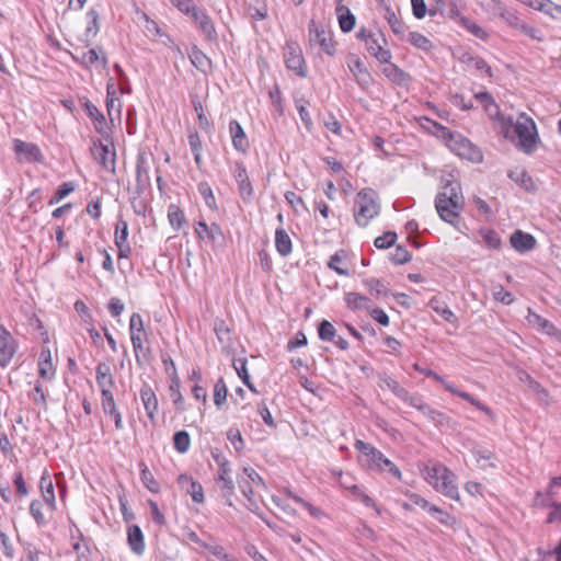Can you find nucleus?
Wrapping results in <instances>:
<instances>
[{
    "instance_id": "f257e3e1",
    "label": "nucleus",
    "mask_w": 561,
    "mask_h": 561,
    "mask_svg": "<svg viewBox=\"0 0 561 561\" xmlns=\"http://www.w3.org/2000/svg\"><path fill=\"white\" fill-rule=\"evenodd\" d=\"M423 479L438 493L460 501L456 474L438 461H428L420 467Z\"/></svg>"
},
{
    "instance_id": "f03ea898",
    "label": "nucleus",
    "mask_w": 561,
    "mask_h": 561,
    "mask_svg": "<svg viewBox=\"0 0 561 561\" xmlns=\"http://www.w3.org/2000/svg\"><path fill=\"white\" fill-rule=\"evenodd\" d=\"M425 121L427 123L426 128H428L437 137L444 139L448 148L457 156L473 163L482 162V151L468 138L463 137L459 133L449 130L447 127L430 118H425Z\"/></svg>"
},
{
    "instance_id": "7ed1b4c3",
    "label": "nucleus",
    "mask_w": 561,
    "mask_h": 561,
    "mask_svg": "<svg viewBox=\"0 0 561 561\" xmlns=\"http://www.w3.org/2000/svg\"><path fill=\"white\" fill-rule=\"evenodd\" d=\"M461 186L457 181L446 180L443 191L437 194L435 207L440 218L453 224L463 207Z\"/></svg>"
},
{
    "instance_id": "20e7f679",
    "label": "nucleus",
    "mask_w": 561,
    "mask_h": 561,
    "mask_svg": "<svg viewBox=\"0 0 561 561\" xmlns=\"http://www.w3.org/2000/svg\"><path fill=\"white\" fill-rule=\"evenodd\" d=\"M355 448L358 451L359 463L370 470L388 471L391 476L401 479V471L399 468L385 455L370 444L360 439L355 442Z\"/></svg>"
},
{
    "instance_id": "39448f33",
    "label": "nucleus",
    "mask_w": 561,
    "mask_h": 561,
    "mask_svg": "<svg viewBox=\"0 0 561 561\" xmlns=\"http://www.w3.org/2000/svg\"><path fill=\"white\" fill-rule=\"evenodd\" d=\"M378 213L377 193L371 188L360 190L356 195L354 204V218L356 222L365 227Z\"/></svg>"
},
{
    "instance_id": "423d86ee",
    "label": "nucleus",
    "mask_w": 561,
    "mask_h": 561,
    "mask_svg": "<svg viewBox=\"0 0 561 561\" xmlns=\"http://www.w3.org/2000/svg\"><path fill=\"white\" fill-rule=\"evenodd\" d=\"M515 133L518 137L519 147L525 153L531 154L536 151L540 139L533 118L522 114L515 125Z\"/></svg>"
},
{
    "instance_id": "0eeeda50",
    "label": "nucleus",
    "mask_w": 561,
    "mask_h": 561,
    "mask_svg": "<svg viewBox=\"0 0 561 561\" xmlns=\"http://www.w3.org/2000/svg\"><path fill=\"white\" fill-rule=\"evenodd\" d=\"M413 368L416 371H419L420 374H423L424 376L430 377V378L434 379L435 381L439 382L444 387V389L446 391H448L451 394H455V396H457V397L468 401L469 403H471L478 410L484 412L490 417H492V419L494 417V413H493V411L490 408H488L485 404H483L482 402L477 400L470 393H468L466 391L459 390L453 383L448 382L445 378H443L440 375H438L434 370L428 369V368H424V367L420 366L416 363L413 365Z\"/></svg>"
},
{
    "instance_id": "6e6552de",
    "label": "nucleus",
    "mask_w": 561,
    "mask_h": 561,
    "mask_svg": "<svg viewBox=\"0 0 561 561\" xmlns=\"http://www.w3.org/2000/svg\"><path fill=\"white\" fill-rule=\"evenodd\" d=\"M129 333L136 359L139 360V354L142 353L145 350L147 332L145 331L142 317L138 312H134L130 316Z\"/></svg>"
},
{
    "instance_id": "1a4fd4ad",
    "label": "nucleus",
    "mask_w": 561,
    "mask_h": 561,
    "mask_svg": "<svg viewBox=\"0 0 561 561\" xmlns=\"http://www.w3.org/2000/svg\"><path fill=\"white\" fill-rule=\"evenodd\" d=\"M213 458L218 466L217 483L225 496H230L234 491V483L231 479V468L228 459L220 453H213Z\"/></svg>"
},
{
    "instance_id": "9d476101",
    "label": "nucleus",
    "mask_w": 561,
    "mask_h": 561,
    "mask_svg": "<svg viewBox=\"0 0 561 561\" xmlns=\"http://www.w3.org/2000/svg\"><path fill=\"white\" fill-rule=\"evenodd\" d=\"M309 42L311 46H319L329 56L335 54V45L331 33L323 27H319L314 21L309 23Z\"/></svg>"
},
{
    "instance_id": "9b49d317",
    "label": "nucleus",
    "mask_w": 561,
    "mask_h": 561,
    "mask_svg": "<svg viewBox=\"0 0 561 561\" xmlns=\"http://www.w3.org/2000/svg\"><path fill=\"white\" fill-rule=\"evenodd\" d=\"M474 99L481 104L488 117L492 121L500 122L503 126H511L513 119L501 114L500 106L494 98L486 91L478 92Z\"/></svg>"
},
{
    "instance_id": "f8f14e48",
    "label": "nucleus",
    "mask_w": 561,
    "mask_h": 561,
    "mask_svg": "<svg viewBox=\"0 0 561 561\" xmlns=\"http://www.w3.org/2000/svg\"><path fill=\"white\" fill-rule=\"evenodd\" d=\"M286 67L299 77H306L307 70L300 47L295 43H287L284 50Z\"/></svg>"
},
{
    "instance_id": "ddd939ff",
    "label": "nucleus",
    "mask_w": 561,
    "mask_h": 561,
    "mask_svg": "<svg viewBox=\"0 0 561 561\" xmlns=\"http://www.w3.org/2000/svg\"><path fill=\"white\" fill-rule=\"evenodd\" d=\"M191 19L193 20L196 27L201 31V33L204 35L205 39L208 42H216L218 38L216 27L209 15L202 10L201 8L196 7L190 14Z\"/></svg>"
},
{
    "instance_id": "4468645a",
    "label": "nucleus",
    "mask_w": 561,
    "mask_h": 561,
    "mask_svg": "<svg viewBox=\"0 0 561 561\" xmlns=\"http://www.w3.org/2000/svg\"><path fill=\"white\" fill-rule=\"evenodd\" d=\"M149 163L145 152H139L136 159V194L141 196L150 187Z\"/></svg>"
},
{
    "instance_id": "2eb2a0df",
    "label": "nucleus",
    "mask_w": 561,
    "mask_h": 561,
    "mask_svg": "<svg viewBox=\"0 0 561 561\" xmlns=\"http://www.w3.org/2000/svg\"><path fill=\"white\" fill-rule=\"evenodd\" d=\"M526 321L528 325L536 329L538 332L547 334L557 340H561V332L548 319L528 309Z\"/></svg>"
},
{
    "instance_id": "dca6fc26",
    "label": "nucleus",
    "mask_w": 561,
    "mask_h": 561,
    "mask_svg": "<svg viewBox=\"0 0 561 561\" xmlns=\"http://www.w3.org/2000/svg\"><path fill=\"white\" fill-rule=\"evenodd\" d=\"M195 232L202 241L219 245L225 242L224 232L215 222L208 226L204 220H201L195 226Z\"/></svg>"
},
{
    "instance_id": "f3484780",
    "label": "nucleus",
    "mask_w": 561,
    "mask_h": 561,
    "mask_svg": "<svg viewBox=\"0 0 561 561\" xmlns=\"http://www.w3.org/2000/svg\"><path fill=\"white\" fill-rule=\"evenodd\" d=\"M111 146H113L111 144ZM94 159L102 165L103 169L115 172L116 152L114 147L110 148L108 145L103 142L94 144L92 148Z\"/></svg>"
},
{
    "instance_id": "a211bd4d",
    "label": "nucleus",
    "mask_w": 561,
    "mask_h": 561,
    "mask_svg": "<svg viewBox=\"0 0 561 561\" xmlns=\"http://www.w3.org/2000/svg\"><path fill=\"white\" fill-rule=\"evenodd\" d=\"M381 43L386 44V39L381 33L377 32L374 35H368L365 42L367 50L376 57L379 62H388L391 59V51L385 49Z\"/></svg>"
},
{
    "instance_id": "6ab92c4d",
    "label": "nucleus",
    "mask_w": 561,
    "mask_h": 561,
    "mask_svg": "<svg viewBox=\"0 0 561 561\" xmlns=\"http://www.w3.org/2000/svg\"><path fill=\"white\" fill-rule=\"evenodd\" d=\"M233 176L238 184L240 197L243 199V202H250L253 195V187L249 180L248 172L243 163H236Z\"/></svg>"
},
{
    "instance_id": "aec40b11",
    "label": "nucleus",
    "mask_w": 561,
    "mask_h": 561,
    "mask_svg": "<svg viewBox=\"0 0 561 561\" xmlns=\"http://www.w3.org/2000/svg\"><path fill=\"white\" fill-rule=\"evenodd\" d=\"M16 352V345L11 333L0 324V365L5 367Z\"/></svg>"
},
{
    "instance_id": "412c9836",
    "label": "nucleus",
    "mask_w": 561,
    "mask_h": 561,
    "mask_svg": "<svg viewBox=\"0 0 561 561\" xmlns=\"http://www.w3.org/2000/svg\"><path fill=\"white\" fill-rule=\"evenodd\" d=\"M436 2V9H430V15H435L439 12L451 20H458L460 10L462 9V0H434Z\"/></svg>"
},
{
    "instance_id": "4be33fe9",
    "label": "nucleus",
    "mask_w": 561,
    "mask_h": 561,
    "mask_svg": "<svg viewBox=\"0 0 561 561\" xmlns=\"http://www.w3.org/2000/svg\"><path fill=\"white\" fill-rule=\"evenodd\" d=\"M39 489L45 504L48 506L50 512L56 510V497L53 480L47 470H44L41 481Z\"/></svg>"
},
{
    "instance_id": "5701e85b",
    "label": "nucleus",
    "mask_w": 561,
    "mask_h": 561,
    "mask_svg": "<svg viewBox=\"0 0 561 561\" xmlns=\"http://www.w3.org/2000/svg\"><path fill=\"white\" fill-rule=\"evenodd\" d=\"M229 131L232 138V145L234 149L243 153L247 152V150L249 149V141L242 126L238 121H230Z\"/></svg>"
},
{
    "instance_id": "b1692460",
    "label": "nucleus",
    "mask_w": 561,
    "mask_h": 561,
    "mask_svg": "<svg viewBox=\"0 0 561 561\" xmlns=\"http://www.w3.org/2000/svg\"><path fill=\"white\" fill-rule=\"evenodd\" d=\"M140 399L144 404L147 416L154 421L158 411V399L149 385H144L140 389Z\"/></svg>"
},
{
    "instance_id": "393cba45",
    "label": "nucleus",
    "mask_w": 561,
    "mask_h": 561,
    "mask_svg": "<svg viewBox=\"0 0 561 561\" xmlns=\"http://www.w3.org/2000/svg\"><path fill=\"white\" fill-rule=\"evenodd\" d=\"M127 541L131 551L141 556L145 551L144 534L139 526L131 525L127 528Z\"/></svg>"
},
{
    "instance_id": "a878e982",
    "label": "nucleus",
    "mask_w": 561,
    "mask_h": 561,
    "mask_svg": "<svg viewBox=\"0 0 561 561\" xmlns=\"http://www.w3.org/2000/svg\"><path fill=\"white\" fill-rule=\"evenodd\" d=\"M14 151L18 156H24L27 161H39L42 153L39 148L31 142H25L19 139L14 140Z\"/></svg>"
},
{
    "instance_id": "bb28decb",
    "label": "nucleus",
    "mask_w": 561,
    "mask_h": 561,
    "mask_svg": "<svg viewBox=\"0 0 561 561\" xmlns=\"http://www.w3.org/2000/svg\"><path fill=\"white\" fill-rule=\"evenodd\" d=\"M386 66L382 68V73L393 83L398 85H405L410 77L407 72L400 69L397 65L391 64L390 60L385 62Z\"/></svg>"
},
{
    "instance_id": "cd10ccee",
    "label": "nucleus",
    "mask_w": 561,
    "mask_h": 561,
    "mask_svg": "<svg viewBox=\"0 0 561 561\" xmlns=\"http://www.w3.org/2000/svg\"><path fill=\"white\" fill-rule=\"evenodd\" d=\"M344 301L352 310H369L371 306L369 298L355 291L346 293Z\"/></svg>"
},
{
    "instance_id": "c85d7f7f",
    "label": "nucleus",
    "mask_w": 561,
    "mask_h": 561,
    "mask_svg": "<svg viewBox=\"0 0 561 561\" xmlns=\"http://www.w3.org/2000/svg\"><path fill=\"white\" fill-rule=\"evenodd\" d=\"M95 373H96V383H98L101 392H103V390H111V388L114 386V380L111 375L110 366L107 364L100 363L96 366Z\"/></svg>"
},
{
    "instance_id": "c756f323",
    "label": "nucleus",
    "mask_w": 561,
    "mask_h": 561,
    "mask_svg": "<svg viewBox=\"0 0 561 561\" xmlns=\"http://www.w3.org/2000/svg\"><path fill=\"white\" fill-rule=\"evenodd\" d=\"M121 101L116 96L114 85L112 83H108L106 95V108L111 121H114V118H121Z\"/></svg>"
},
{
    "instance_id": "7c9ffc66",
    "label": "nucleus",
    "mask_w": 561,
    "mask_h": 561,
    "mask_svg": "<svg viewBox=\"0 0 561 561\" xmlns=\"http://www.w3.org/2000/svg\"><path fill=\"white\" fill-rule=\"evenodd\" d=\"M472 454L481 469L485 470L488 468L495 467L497 459L491 450L482 447H477L472 450Z\"/></svg>"
},
{
    "instance_id": "2f4dec72",
    "label": "nucleus",
    "mask_w": 561,
    "mask_h": 561,
    "mask_svg": "<svg viewBox=\"0 0 561 561\" xmlns=\"http://www.w3.org/2000/svg\"><path fill=\"white\" fill-rule=\"evenodd\" d=\"M168 219L170 225L176 229L180 230L186 225V218L184 215V211L181 209V207L176 204H170L168 206Z\"/></svg>"
},
{
    "instance_id": "473e14b6",
    "label": "nucleus",
    "mask_w": 561,
    "mask_h": 561,
    "mask_svg": "<svg viewBox=\"0 0 561 561\" xmlns=\"http://www.w3.org/2000/svg\"><path fill=\"white\" fill-rule=\"evenodd\" d=\"M336 13L339 16L341 30L345 33L351 32L354 28L356 22L354 14L350 11L348 8L344 5L337 7Z\"/></svg>"
},
{
    "instance_id": "72a5a7b5",
    "label": "nucleus",
    "mask_w": 561,
    "mask_h": 561,
    "mask_svg": "<svg viewBox=\"0 0 561 561\" xmlns=\"http://www.w3.org/2000/svg\"><path fill=\"white\" fill-rule=\"evenodd\" d=\"M457 23L465 27L470 34L476 36L479 39L486 41L489 37V33L482 28L480 25H478L476 22L471 21L470 19L466 16H460L457 20Z\"/></svg>"
},
{
    "instance_id": "f704fd0d",
    "label": "nucleus",
    "mask_w": 561,
    "mask_h": 561,
    "mask_svg": "<svg viewBox=\"0 0 561 561\" xmlns=\"http://www.w3.org/2000/svg\"><path fill=\"white\" fill-rule=\"evenodd\" d=\"M428 306L437 314H439L445 321L450 322V323L456 321V317H455L454 312L448 308V306L444 301H442L437 297H433L430 300Z\"/></svg>"
},
{
    "instance_id": "c9c22d12",
    "label": "nucleus",
    "mask_w": 561,
    "mask_h": 561,
    "mask_svg": "<svg viewBox=\"0 0 561 561\" xmlns=\"http://www.w3.org/2000/svg\"><path fill=\"white\" fill-rule=\"evenodd\" d=\"M180 483H188L187 493L192 496V500L196 503H203L204 502V491L202 485L194 481L192 478L187 476H181L179 478Z\"/></svg>"
},
{
    "instance_id": "e433bc0d",
    "label": "nucleus",
    "mask_w": 561,
    "mask_h": 561,
    "mask_svg": "<svg viewBox=\"0 0 561 561\" xmlns=\"http://www.w3.org/2000/svg\"><path fill=\"white\" fill-rule=\"evenodd\" d=\"M430 514L446 527L455 528L457 526V518L436 505L430 507Z\"/></svg>"
},
{
    "instance_id": "4c0bfd02",
    "label": "nucleus",
    "mask_w": 561,
    "mask_h": 561,
    "mask_svg": "<svg viewBox=\"0 0 561 561\" xmlns=\"http://www.w3.org/2000/svg\"><path fill=\"white\" fill-rule=\"evenodd\" d=\"M140 468V479L144 485L152 493H158L160 491V485L156 481L152 472L149 470V468L146 466L145 462L139 463Z\"/></svg>"
},
{
    "instance_id": "58836bf2",
    "label": "nucleus",
    "mask_w": 561,
    "mask_h": 561,
    "mask_svg": "<svg viewBox=\"0 0 561 561\" xmlns=\"http://www.w3.org/2000/svg\"><path fill=\"white\" fill-rule=\"evenodd\" d=\"M363 284L365 288L376 298H383L389 294V290L380 279L368 278L365 279Z\"/></svg>"
},
{
    "instance_id": "ea45409f",
    "label": "nucleus",
    "mask_w": 561,
    "mask_h": 561,
    "mask_svg": "<svg viewBox=\"0 0 561 561\" xmlns=\"http://www.w3.org/2000/svg\"><path fill=\"white\" fill-rule=\"evenodd\" d=\"M341 484L345 489H348L351 491V493L355 500L360 501L367 507L376 508V504H375L374 500L369 495H367L358 485H356V484L348 485L345 481H341Z\"/></svg>"
},
{
    "instance_id": "a19ab883",
    "label": "nucleus",
    "mask_w": 561,
    "mask_h": 561,
    "mask_svg": "<svg viewBox=\"0 0 561 561\" xmlns=\"http://www.w3.org/2000/svg\"><path fill=\"white\" fill-rule=\"evenodd\" d=\"M496 5L499 16L503 19L510 26L518 30L524 21L519 19L516 12L506 9L500 2H496Z\"/></svg>"
},
{
    "instance_id": "79ce46f5",
    "label": "nucleus",
    "mask_w": 561,
    "mask_h": 561,
    "mask_svg": "<svg viewBox=\"0 0 561 561\" xmlns=\"http://www.w3.org/2000/svg\"><path fill=\"white\" fill-rule=\"evenodd\" d=\"M87 18L89 19V22L84 32V37L89 42L91 37H94L98 34L100 30L99 13L94 9H90L87 12Z\"/></svg>"
},
{
    "instance_id": "37998d69",
    "label": "nucleus",
    "mask_w": 561,
    "mask_h": 561,
    "mask_svg": "<svg viewBox=\"0 0 561 561\" xmlns=\"http://www.w3.org/2000/svg\"><path fill=\"white\" fill-rule=\"evenodd\" d=\"M510 243L511 245H536V239L530 233L516 230L511 234Z\"/></svg>"
},
{
    "instance_id": "c03bdc74",
    "label": "nucleus",
    "mask_w": 561,
    "mask_h": 561,
    "mask_svg": "<svg viewBox=\"0 0 561 561\" xmlns=\"http://www.w3.org/2000/svg\"><path fill=\"white\" fill-rule=\"evenodd\" d=\"M30 514L38 527L47 525L48 520L43 512V503L41 501L34 500L31 502Z\"/></svg>"
},
{
    "instance_id": "a18cd8bd",
    "label": "nucleus",
    "mask_w": 561,
    "mask_h": 561,
    "mask_svg": "<svg viewBox=\"0 0 561 561\" xmlns=\"http://www.w3.org/2000/svg\"><path fill=\"white\" fill-rule=\"evenodd\" d=\"M174 448L180 453L184 454L190 449L191 437L186 431H179L173 436Z\"/></svg>"
},
{
    "instance_id": "49530a36",
    "label": "nucleus",
    "mask_w": 561,
    "mask_h": 561,
    "mask_svg": "<svg viewBox=\"0 0 561 561\" xmlns=\"http://www.w3.org/2000/svg\"><path fill=\"white\" fill-rule=\"evenodd\" d=\"M197 191L203 196L206 205L209 206L210 209H217L215 195L213 193L210 185L207 182H199L197 185Z\"/></svg>"
},
{
    "instance_id": "de8ad7c7",
    "label": "nucleus",
    "mask_w": 561,
    "mask_h": 561,
    "mask_svg": "<svg viewBox=\"0 0 561 561\" xmlns=\"http://www.w3.org/2000/svg\"><path fill=\"white\" fill-rule=\"evenodd\" d=\"M408 41L416 48L430 50L433 47L432 42L421 33L410 32Z\"/></svg>"
},
{
    "instance_id": "09e8293b",
    "label": "nucleus",
    "mask_w": 561,
    "mask_h": 561,
    "mask_svg": "<svg viewBox=\"0 0 561 561\" xmlns=\"http://www.w3.org/2000/svg\"><path fill=\"white\" fill-rule=\"evenodd\" d=\"M72 59L79 62L84 68H90L92 65L100 60L99 53L95 48L84 51L80 58L71 55Z\"/></svg>"
},
{
    "instance_id": "8fccbe9b",
    "label": "nucleus",
    "mask_w": 561,
    "mask_h": 561,
    "mask_svg": "<svg viewBox=\"0 0 561 561\" xmlns=\"http://www.w3.org/2000/svg\"><path fill=\"white\" fill-rule=\"evenodd\" d=\"M190 58L192 64L203 71L210 65L209 58L198 48H193Z\"/></svg>"
},
{
    "instance_id": "3c124183",
    "label": "nucleus",
    "mask_w": 561,
    "mask_h": 561,
    "mask_svg": "<svg viewBox=\"0 0 561 561\" xmlns=\"http://www.w3.org/2000/svg\"><path fill=\"white\" fill-rule=\"evenodd\" d=\"M335 333H336L335 328L330 321L322 320L320 322L319 328H318V335H319L320 340L333 341Z\"/></svg>"
},
{
    "instance_id": "603ef678",
    "label": "nucleus",
    "mask_w": 561,
    "mask_h": 561,
    "mask_svg": "<svg viewBox=\"0 0 561 561\" xmlns=\"http://www.w3.org/2000/svg\"><path fill=\"white\" fill-rule=\"evenodd\" d=\"M85 110H87V114L96 122V124H95L96 130L102 131L103 125L105 124L104 115L92 103H87Z\"/></svg>"
},
{
    "instance_id": "864d4df0",
    "label": "nucleus",
    "mask_w": 561,
    "mask_h": 561,
    "mask_svg": "<svg viewBox=\"0 0 561 561\" xmlns=\"http://www.w3.org/2000/svg\"><path fill=\"white\" fill-rule=\"evenodd\" d=\"M389 259L398 265L408 263L412 259V254L407 248H394V251L389 253Z\"/></svg>"
},
{
    "instance_id": "5fc2aeb1",
    "label": "nucleus",
    "mask_w": 561,
    "mask_h": 561,
    "mask_svg": "<svg viewBox=\"0 0 561 561\" xmlns=\"http://www.w3.org/2000/svg\"><path fill=\"white\" fill-rule=\"evenodd\" d=\"M128 225L125 220L119 219L115 227V245H123L127 241Z\"/></svg>"
},
{
    "instance_id": "6e6d98bb",
    "label": "nucleus",
    "mask_w": 561,
    "mask_h": 561,
    "mask_svg": "<svg viewBox=\"0 0 561 561\" xmlns=\"http://www.w3.org/2000/svg\"><path fill=\"white\" fill-rule=\"evenodd\" d=\"M227 386L222 379H219L214 386V403L220 407L227 399Z\"/></svg>"
},
{
    "instance_id": "4d7b16f0",
    "label": "nucleus",
    "mask_w": 561,
    "mask_h": 561,
    "mask_svg": "<svg viewBox=\"0 0 561 561\" xmlns=\"http://www.w3.org/2000/svg\"><path fill=\"white\" fill-rule=\"evenodd\" d=\"M75 310L80 316L82 322L85 325L92 324V322H93L92 313H91L89 307L82 300H77L75 302Z\"/></svg>"
},
{
    "instance_id": "13d9d810",
    "label": "nucleus",
    "mask_w": 561,
    "mask_h": 561,
    "mask_svg": "<svg viewBox=\"0 0 561 561\" xmlns=\"http://www.w3.org/2000/svg\"><path fill=\"white\" fill-rule=\"evenodd\" d=\"M492 295L495 300L504 304V305H511L514 301L512 293L504 289L502 285H496L493 287Z\"/></svg>"
},
{
    "instance_id": "bf43d9fd",
    "label": "nucleus",
    "mask_w": 561,
    "mask_h": 561,
    "mask_svg": "<svg viewBox=\"0 0 561 561\" xmlns=\"http://www.w3.org/2000/svg\"><path fill=\"white\" fill-rule=\"evenodd\" d=\"M408 497H409V503H405L403 505L405 508H411V506L415 505V506H420L423 510H426L430 513V507H432L433 504H431L423 496H421L420 494H416V493H410L408 495Z\"/></svg>"
},
{
    "instance_id": "052dcab7",
    "label": "nucleus",
    "mask_w": 561,
    "mask_h": 561,
    "mask_svg": "<svg viewBox=\"0 0 561 561\" xmlns=\"http://www.w3.org/2000/svg\"><path fill=\"white\" fill-rule=\"evenodd\" d=\"M75 191L73 182H64L56 190L50 203H58Z\"/></svg>"
},
{
    "instance_id": "680f3d73",
    "label": "nucleus",
    "mask_w": 561,
    "mask_h": 561,
    "mask_svg": "<svg viewBox=\"0 0 561 561\" xmlns=\"http://www.w3.org/2000/svg\"><path fill=\"white\" fill-rule=\"evenodd\" d=\"M386 20L388 21L392 32L397 35L404 33V24L397 18L396 13L391 10H387Z\"/></svg>"
},
{
    "instance_id": "e2e57ef3",
    "label": "nucleus",
    "mask_w": 561,
    "mask_h": 561,
    "mask_svg": "<svg viewBox=\"0 0 561 561\" xmlns=\"http://www.w3.org/2000/svg\"><path fill=\"white\" fill-rule=\"evenodd\" d=\"M102 394V409L105 414L113 413L116 408V403L111 390H103Z\"/></svg>"
},
{
    "instance_id": "0e129e2a",
    "label": "nucleus",
    "mask_w": 561,
    "mask_h": 561,
    "mask_svg": "<svg viewBox=\"0 0 561 561\" xmlns=\"http://www.w3.org/2000/svg\"><path fill=\"white\" fill-rule=\"evenodd\" d=\"M552 490L549 489V491L547 493H542V492H537L536 495H535V499H534V506L536 507H548V506H551L552 507V503H554V501L552 500Z\"/></svg>"
},
{
    "instance_id": "69168bd1",
    "label": "nucleus",
    "mask_w": 561,
    "mask_h": 561,
    "mask_svg": "<svg viewBox=\"0 0 561 561\" xmlns=\"http://www.w3.org/2000/svg\"><path fill=\"white\" fill-rule=\"evenodd\" d=\"M234 368L238 376L242 379L243 383L248 386L251 390H254L252 383L250 382V376L247 368V362L244 359L238 360L234 363Z\"/></svg>"
},
{
    "instance_id": "338daca9",
    "label": "nucleus",
    "mask_w": 561,
    "mask_h": 561,
    "mask_svg": "<svg viewBox=\"0 0 561 561\" xmlns=\"http://www.w3.org/2000/svg\"><path fill=\"white\" fill-rule=\"evenodd\" d=\"M227 438L230 440L237 451H240L243 448V438L238 428H230L227 432Z\"/></svg>"
},
{
    "instance_id": "774afa93",
    "label": "nucleus",
    "mask_w": 561,
    "mask_h": 561,
    "mask_svg": "<svg viewBox=\"0 0 561 561\" xmlns=\"http://www.w3.org/2000/svg\"><path fill=\"white\" fill-rule=\"evenodd\" d=\"M542 12L554 20H561V5L547 0L545 3V10Z\"/></svg>"
}]
</instances>
